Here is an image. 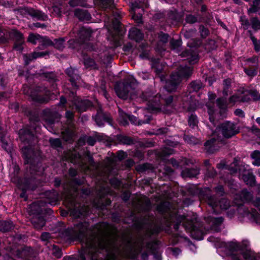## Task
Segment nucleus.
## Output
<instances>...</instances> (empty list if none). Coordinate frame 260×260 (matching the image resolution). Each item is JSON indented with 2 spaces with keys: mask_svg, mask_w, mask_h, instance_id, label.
<instances>
[{
  "mask_svg": "<svg viewBox=\"0 0 260 260\" xmlns=\"http://www.w3.org/2000/svg\"><path fill=\"white\" fill-rule=\"evenodd\" d=\"M217 104L219 108L224 109L226 108L227 104L226 100L223 98H219L217 100Z\"/></svg>",
  "mask_w": 260,
  "mask_h": 260,
  "instance_id": "f704fd0d",
  "label": "nucleus"
},
{
  "mask_svg": "<svg viewBox=\"0 0 260 260\" xmlns=\"http://www.w3.org/2000/svg\"><path fill=\"white\" fill-rule=\"evenodd\" d=\"M207 107H208V112L209 116H210L209 119L210 120V121L211 122L213 123L214 118L213 117V115L214 113V109L213 108L210 107V106L209 105H207Z\"/></svg>",
  "mask_w": 260,
  "mask_h": 260,
  "instance_id": "37998d69",
  "label": "nucleus"
},
{
  "mask_svg": "<svg viewBox=\"0 0 260 260\" xmlns=\"http://www.w3.org/2000/svg\"><path fill=\"white\" fill-rule=\"evenodd\" d=\"M46 54V53L42 52H34L31 54L29 55L28 56L26 55H24L23 57L25 63L26 64H27L29 63V61L31 60L32 59L37 58L39 57L43 56Z\"/></svg>",
  "mask_w": 260,
  "mask_h": 260,
  "instance_id": "412c9836",
  "label": "nucleus"
},
{
  "mask_svg": "<svg viewBox=\"0 0 260 260\" xmlns=\"http://www.w3.org/2000/svg\"><path fill=\"white\" fill-rule=\"evenodd\" d=\"M23 43H21L19 41L18 42H16L15 45V49L18 51H21L23 50L22 44Z\"/></svg>",
  "mask_w": 260,
  "mask_h": 260,
  "instance_id": "603ef678",
  "label": "nucleus"
},
{
  "mask_svg": "<svg viewBox=\"0 0 260 260\" xmlns=\"http://www.w3.org/2000/svg\"><path fill=\"white\" fill-rule=\"evenodd\" d=\"M172 254L175 256H178L181 252L180 250L177 248H174L172 249Z\"/></svg>",
  "mask_w": 260,
  "mask_h": 260,
  "instance_id": "bf43d9fd",
  "label": "nucleus"
},
{
  "mask_svg": "<svg viewBox=\"0 0 260 260\" xmlns=\"http://www.w3.org/2000/svg\"><path fill=\"white\" fill-rule=\"evenodd\" d=\"M186 21L188 23H194L197 21V18L192 15H188L186 18Z\"/></svg>",
  "mask_w": 260,
  "mask_h": 260,
  "instance_id": "8fccbe9b",
  "label": "nucleus"
},
{
  "mask_svg": "<svg viewBox=\"0 0 260 260\" xmlns=\"http://www.w3.org/2000/svg\"><path fill=\"white\" fill-rule=\"evenodd\" d=\"M170 44L173 49H177L181 44V42L179 40H171Z\"/></svg>",
  "mask_w": 260,
  "mask_h": 260,
  "instance_id": "c9c22d12",
  "label": "nucleus"
},
{
  "mask_svg": "<svg viewBox=\"0 0 260 260\" xmlns=\"http://www.w3.org/2000/svg\"><path fill=\"white\" fill-rule=\"evenodd\" d=\"M249 93V100L251 97L254 100H260V94L256 91H253Z\"/></svg>",
  "mask_w": 260,
  "mask_h": 260,
  "instance_id": "c03bdc74",
  "label": "nucleus"
},
{
  "mask_svg": "<svg viewBox=\"0 0 260 260\" xmlns=\"http://www.w3.org/2000/svg\"><path fill=\"white\" fill-rule=\"evenodd\" d=\"M143 7V5L140 2H135L132 3L131 9L133 12L132 17L136 22L138 23L142 22V14L139 13L137 14L136 11L138 9Z\"/></svg>",
  "mask_w": 260,
  "mask_h": 260,
  "instance_id": "f8f14e48",
  "label": "nucleus"
},
{
  "mask_svg": "<svg viewBox=\"0 0 260 260\" xmlns=\"http://www.w3.org/2000/svg\"><path fill=\"white\" fill-rule=\"evenodd\" d=\"M241 198L243 201H248L251 197V194L246 190H243L241 193Z\"/></svg>",
  "mask_w": 260,
  "mask_h": 260,
  "instance_id": "2f4dec72",
  "label": "nucleus"
},
{
  "mask_svg": "<svg viewBox=\"0 0 260 260\" xmlns=\"http://www.w3.org/2000/svg\"><path fill=\"white\" fill-rule=\"evenodd\" d=\"M126 156V153L122 151H119L117 153V157L118 159L121 160L125 158Z\"/></svg>",
  "mask_w": 260,
  "mask_h": 260,
  "instance_id": "6e6d98bb",
  "label": "nucleus"
},
{
  "mask_svg": "<svg viewBox=\"0 0 260 260\" xmlns=\"http://www.w3.org/2000/svg\"><path fill=\"white\" fill-rule=\"evenodd\" d=\"M223 221V218L221 217H212L210 222H211L213 225H219L221 224Z\"/></svg>",
  "mask_w": 260,
  "mask_h": 260,
  "instance_id": "4c0bfd02",
  "label": "nucleus"
},
{
  "mask_svg": "<svg viewBox=\"0 0 260 260\" xmlns=\"http://www.w3.org/2000/svg\"><path fill=\"white\" fill-rule=\"evenodd\" d=\"M22 151L23 153L24 156L25 158H28L29 156H30V153H31V150L27 147H23L22 148Z\"/></svg>",
  "mask_w": 260,
  "mask_h": 260,
  "instance_id": "a19ab883",
  "label": "nucleus"
},
{
  "mask_svg": "<svg viewBox=\"0 0 260 260\" xmlns=\"http://www.w3.org/2000/svg\"><path fill=\"white\" fill-rule=\"evenodd\" d=\"M198 60V56L197 55H192L189 59V62L191 64L196 63Z\"/></svg>",
  "mask_w": 260,
  "mask_h": 260,
  "instance_id": "5fc2aeb1",
  "label": "nucleus"
},
{
  "mask_svg": "<svg viewBox=\"0 0 260 260\" xmlns=\"http://www.w3.org/2000/svg\"><path fill=\"white\" fill-rule=\"evenodd\" d=\"M251 157L253 159L252 164L256 166H260V151L258 150L254 151L251 154ZM258 174L260 176V169L258 170Z\"/></svg>",
  "mask_w": 260,
  "mask_h": 260,
  "instance_id": "a211bd4d",
  "label": "nucleus"
},
{
  "mask_svg": "<svg viewBox=\"0 0 260 260\" xmlns=\"http://www.w3.org/2000/svg\"><path fill=\"white\" fill-rule=\"evenodd\" d=\"M70 5L72 7H76L78 6L83 7L86 6V3L84 0H71L70 2Z\"/></svg>",
  "mask_w": 260,
  "mask_h": 260,
  "instance_id": "7c9ffc66",
  "label": "nucleus"
},
{
  "mask_svg": "<svg viewBox=\"0 0 260 260\" xmlns=\"http://www.w3.org/2000/svg\"><path fill=\"white\" fill-rule=\"evenodd\" d=\"M31 222L35 228L37 229L42 228L45 224V220L42 217H33Z\"/></svg>",
  "mask_w": 260,
  "mask_h": 260,
  "instance_id": "4be33fe9",
  "label": "nucleus"
},
{
  "mask_svg": "<svg viewBox=\"0 0 260 260\" xmlns=\"http://www.w3.org/2000/svg\"><path fill=\"white\" fill-rule=\"evenodd\" d=\"M190 87L193 91H197L202 88V84L200 81H194L190 84Z\"/></svg>",
  "mask_w": 260,
  "mask_h": 260,
  "instance_id": "72a5a7b5",
  "label": "nucleus"
},
{
  "mask_svg": "<svg viewBox=\"0 0 260 260\" xmlns=\"http://www.w3.org/2000/svg\"><path fill=\"white\" fill-rule=\"evenodd\" d=\"M244 71L246 74L249 76H253L255 75L256 73L255 70H249L247 69H245Z\"/></svg>",
  "mask_w": 260,
  "mask_h": 260,
  "instance_id": "4d7b16f0",
  "label": "nucleus"
},
{
  "mask_svg": "<svg viewBox=\"0 0 260 260\" xmlns=\"http://www.w3.org/2000/svg\"><path fill=\"white\" fill-rule=\"evenodd\" d=\"M140 252L139 248L130 244L122 249H117L110 254L107 260H122L123 258H135Z\"/></svg>",
  "mask_w": 260,
  "mask_h": 260,
  "instance_id": "20e7f679",
  "label": "nucleus"
},
{
  "mask_svg": "<svg viewBox=\"0 0 260 260\" xmlns=\"http://www.w3.org/2000/svg\"><path fill=\"white\" fill-rule=\"evenodd\" d=\"M63 198L66 200H69L70 202L72 201L73 200V197L71 194H64Z\"/></svg>",
  "mask_w": 260,
  "mask_h": 260,
  "instance_id": "69168bd1",
  "label": "nucleus"
},
{
  "mask_svg": "<svg viewBox=\"0 0 260 260\" xmlns=\"http://www.w3.org/2000/svg\"><path fill=\"white\" fill-rule=\"evenodd\" d=\"M49 142L51 145L54 147H59L61 145L60 141L59 139H50Z\"/></svg>",
  "mask_w": 260,
  "mask_h": 260,
  "instance_id": "ea45409f",
  "label": "nucleus"
},
{
  "mask_svg": "<svg viewBox=\"0 0 260 260\" xmlns=\"http://www.w3.org/2000/svg\"><path fill=\"white\" fill-rule=\"evenodd\" d=\"M191 73L192 69L190 68L187 67H180L178 71L176 73L173 74L171 76L170 79L167 81L165 86L166 90L168 92L174 91L181 79L183 78L188 77Z\"/></svg>",
  "mask_w": 260,
  "mask_h": 260,
  "instance_id": "39448f33",
  "label": "nucleus"
},
{
  "mask_svg": "<svg viewBox=\"0 0 260 260\" xmlns=\"http://www.w3.org/2000/svg\"><path fill=\"white\" fill-rule=\"evenodd\" d=\"M124 144H129L131 141L126 137H123L120 140Z\"/></svg>",
  "mask_w": 260,
  "mask_h": 260,
  "instance_id": "0e129e2a",
  "label": "nucleus"
},
{
  "mask_svg": "<svg viewBox=\"0 0 260 260\" xmlns=\"http://www.w3.org/2000/svg\"><path fill=\"white\" fill-rule=\"evenodd\" d=\"M109 241L104 237L86 240L85 248L80 252L78 260H95L96 253L100 250H109Z\"/></svg>",
  "mask_w": 260,
  "mask_h": 260,
  "instance_id": "f03ea898",
  "label": "nucleus"
},
{
  "mask_svg": "<svg viewBox=\"0 0 260 260\" xmlns=\"http://www.w3.org/2000/svg\"><path fill=\"white\" fill-rule=\"evenodd\" d=\"M127 119H128L131 122L135 124H141V123L137 121V118L133 116H130V115H126L125 118V117H121L120 120V122L121 124L123 125H126L128 124V121Z\"/></svg>",
  "mask_w": 260,
  "mask_h": 260,
  "instance_id": "f3484780",
  "label": "nucleus"
},
{
  "mask_svg": "<svg viewBox=\"0 0 260 260\" xmlns=\"http://www.w3.org/2000/svg\"><path fill=\"white\" fill-rule=\"evenodd\" d=\"M129 37L131 39L137 42L140 41L143 38V35L141 31L137 28H131L129 31Z\"/></svg>",
  "mask_w": 260,
  "mask_h": 260,
  "instance_id": "ddd939ff",
  "label": "nucleus"
},
{
  "mask_svg": "<svg viewBox=\"0 0 260 260\" xmlns=\"http://www.w3.org/2000/svg\"><path fill=\"white\" fill-rule=\"evenodd\" d=\"M28 41L33 44H36L37 43H41L43 46H46V45L51 44V41L46 37H41L39 35L30 34L28 38Z\"/></svg>",
  "mask_w": 260,
  "mask_h": 260,
  "instance_id": "9d476101",
  "label": "nucleus"
},
{
  "mask_svg": "<svg viewBox=\"0 0 260 260\" xmlns=\"http://www.w3.org/2000/svg\"><path fill=\"white\" fill-rule=\"evenodd\" d=\"M75 71V70L72 68H68L66 70L67 74L72 78L71 80L72 82H73V80H75L76 78H78L76 75H75V76H74Z\"/></svg>",
  "mask_w": 260,
  "mask_h": 260,
  "instance_id": "e433bc0d",
  "label": "nucleus"
},
{
  "mask_svg": "<svg viewBox=\"0 0 260 260\" xmlns=\"http://www.w3.org/2000/svg\"><path fill=\"white\" fill-rule=\"evenodd\" d=\"M196 232L195 231H193L192 232L191 235H192V237L198 240H201L203 239V234L202 233H200L199 236H196L195 235Z\"/></svg>",
  "mask_w": 260,
  "mask_h": 260,
  "instance_id": "3c124183",
  "label": "nucleus"
},
{
  "mask_svg": "<svg viewBox=\"0 0 260 260\" xmlns=\"http://www.w3.org/2000/svg\"><path fill=\"white\" fill-rule=\"evenodd\" d=\"M87 224L86 223H81L77 225L75 227L76 237L78 240L82 241L86 237V233L87 231Z\"/></svg>",
  "mask_w": 260,
  "mask_h": 260,
  "instance_id": "9b49d317",
  "label": "nucleus"
},
{
  "mask_svg": "<svg viewBox=\"0 0 260 260\" xmlns=\"http://www.w3.org/2000/svg\"><path fill=\"white\" fill-rule=\"evenodd\" d=\"M199 174V170L197 169H185L182 172L183 177H194Z\"/></svg>",
  "mask_w": 260,
  "mask_h": 260,
  "instance_id": "6ab92c4d",
  "label": "nucleus"
},
{
  "mask_svg": "<svg viewBox=\"0 0 260 260\" xmlns=\"http://www.w3.org/2000/svg\"><path fill=\"white\" fill-rule=\"evenodd\" d=\"M13 228L12 221H0V231L7 232L11 230Z\"/></svg>",
  "mask_w": 260,
  "mask_h": 260,
  "instance_id": "5701e85b",
  "label": "nucleus"
},
{
  "mask_svg": "<svg viewBox=\"0 0 260 260\" xmlns=\"http://www.w3.org/2000/svg\"><path fill=\"white\" fill-rule=\"evenodd\" d=\"M246 216L252 221L260 224V211L258 213L255 210H252L250 212L246 213Z\"/></svg>",
  "mask_w": 260,
  "mask_h": 260,
  "instance_id": "dca6fc26",
  "label": "nucleus"
},
{
  "mask_svg": "<svg viewBox=\"0 0 260 260\" xmlns=\"http://www.w3.org/2000/svg\"><path fill=\"white\" fill-rule=\"evenodd\" d=\"M252 28L256 30L260 29V21L256 18H252L250 21Z\"/></svg>",
  "mask_w": 260,
  "mask_h": 260,
  "instance_id": "c85d7f7f",
  "label": "nucleus"
},
{
  "mask_svg": "<svg viewBox=\"0 0 260 260\" xmlns=\"http://www.w3.org/2000/svg\"><path fill=\"white\" fill-rule=\"evenodd\" d=\"M260 4V0H253L252 6L248 10V13H255L257 11V6Z\"/></svg>",
  "mask_w": 260,
  "mask_h": 260,
  "instance_id": "473e14b6",
  "label": "nucleus"
},
{
  "mask_svg": "<svg viewBox=\"0 0 260 260\" xmlns=\"http://www.w3.org/2000/svg\"><path fill=\"white\" fill-rule=\"evenodd\" d=\"M226 246L230 248L231 250H237L240 248V245L235 241H231L226 244Z\"/></svg>",
  "mask_w": 260,
  "mask_h": 260,
  "instance_id": "c756f323",
  "label": "nucleus"
},
{
  "mask_svg": "<svg viewBox=\"0 0 260 260\" xmlns=\"http://www.w3.org/2000/svg\"><path fill=\"white\" fill-rule=\"evenodd\" d=\"M230 81L229 80H225L224 81L223 83V95L226 97L229 93L230 92Z\"/></svg>",
  "mask_w": 260,
  "mask_h": 260,
  "instance_id": "bb28decb",
  "label": "nucleus"
},
{
  "mask_svg": "<svg viewBox=\"0 0 260 260\" xmlns=\"http://www.w3.org/2000/svg\"><path fill=\"white\" fill-rule=\"evenodd\" d=\"M248 166L235 159L231 165L230 170L231 173H237L238 171L239 177L241 178L246 184L252 186L255 183V177L251 171L248 169Z\"/></svg>",
  "mask_w": 260,
  "mask_h": 260,
  "instance_id": "7ed1b4c3",
  "label": "nucleus"
},
{
  "mask_svg": "<svg viewBox=\"0 0 260 260\" xmlns=\"http://www.w3.org/2000/svg\"><path fill=\"white\" fill-rule=\"evenodd\" d=\"M64 40L63 39H55L53 41H51V44L46 45V46L53 45L56 49L61 50L64 48Z\"/></svg>",
  "mask_w": 260,
  "mask_h": 260,
  "instance_id": "393cba45",
  "label": "nucleus"
},
{
  "mask_svg": "<svg viewBox=\"0 0 260 260\" xmlns=\"http://www.w3.org/2000/svg\"><path fill=\"white\" fill-rule=\"evenodd\" d=\"M53 12L56 14V15H60L61 11L60 9L57 7V6H53L52 7Z\"/></svg>",
  "mask_w": 260,
  "mask_h": 260,
  "instance_id": "e2e57ef3",
  "label": "nucleus"
},
{
  "mask_svg": "<svg viewBox=\"0 0 260 260\" xmlns=\"http://www.w3.org/2000/svg\"><path fill=\"white\" fill-rule=\"evenodd\" d=\"M168 35L167 34L161 33L159 35V38L160 41L162 42L163 43H166L167 42L168 40Z\"/></svg>",
  "mask_w": 260,
  "mask_h": 260,
  "instance_id": "de8ad7c7",
  "label": "nucleus"
},
{
  "mask_svg": "<svg viewBox=\"0 0 260 260\" xmlns=\"http://www.w3.org/2000/svg\"><path fill=\"white\" fill-rule=\"evenodd\" d=\"M208 203L212 207L213 212L215 213L216 212V208L218 206V204L219 208L222 210L226 209L230 206L229 202L226 199H222L219 203H217L213 197H208Z\"/></svg>",
  "mask_w": 260,
  "mask_h": 260,
  "instance_id": "1a4fd4ad",
  "label": "nucleus"
},
{
  "mask_svg": "<svg viewBox=\"0 0 260 260\" xmlns=\"http://www.w3.org/2000/svg\"><path fill=\"white\" fill-rule=\"evenodd\" d=\"M62 137L66 141H69L72 139V135L70 134H63Z\"/></svg>",
  "mask_w": 260,
  "mask_h": 260,
  "instance_id": "13d9d810",
  "label": "nucleus"
},
{
  "mask_svg": "<svg viewBox=\"0 0 260 260\" xmlns=\"http://www.w3.org/2000/svg\"><path fill=\"white\" fill-rule=\"evenodd\" d=\"M75 15L82 21H89L91 18L90 15L86 11L83 10H76Z\"/></svg>",
  "mask_w": 260,
  "mask_h": 260,
  "instance_id": "2eb2a0df",
  "label": "nucleus"
},
{
  "mask_svg": "<svg viewBox=\"0 0 260 260\" xmlns=\"http://www.w3.org/2000/svg\"><path fill=\"white\" fill-rule=\"evenodd\" d=\"M243 257L246 260H257L254 252L250 250L247 249L243 253Z\"/></svg>",
  "mask_w": 260,
  "mask_h": 260,
  "instance_id": "a878e982",
  "label": "nucleus"
},
{
  "mask_svg": "<svg viewBox=\"0 0 260 260\" xmlns=\"http://www.w3.org/2000/svg\"><path fill=\"white\" fill-rule=\"evenodd\" d=\"M50 238V234L48 233H44L41 235L42 241H46Z\"/></svg>",
  "mask_w": 260,
  "mask_h": 260,
  "instance_id": "052dcab7",
  "label": "nucleus"
},
{
  "mask_svg": "<svg viewBox=\"0 0 260 260\" xmlns=\"http://www.w3.org/2000/svg\"><path fill=\"white\" fill-rule=\"evenodd\" d=\"M95 142V141L94 139H93L91 137L88 138V139L87 140V143L89 145H90L91 146H93L94 145Z\"/></svg>",
  "mask_w": 260,
  "mask_h": 260,
  "instance_id": "774afa93",
  "label": "nucleus"
},
{
  "mask_svg": "<svg viewBox=\"0 0 260 260\" xmlns=\"http://www.w3.org/2000/svg\"><path fill=\"white\" fill-rule=\"evenodd\" d=\"M101 3L103 6L106 8L111 6L113 0H101Z\"/></svg>",
  "mask_w": 260,
  "mask_h": 260,
  "instance_id": "49530a36",
  "label": "nucleus"
},
{
  "mask_svg": "<svg viewBox=\"0 0 260 260\" xmlns=\"http://www.w3.org/2000/svg\"><path fill=\"white\" fill-rule=\"evenodd\" d=\"M14 36L17 40V42L19 41L21 43H24L23 37V35L19 31H14Z\"/></svg>",
  "mask_w": 260,
  "mask_h": 260,
  "instance_id": "79ce46f5",
  "label": "nucleus"
},
{
  "mask_svg": "<svg viewBox=\"0 0 260 260\" xmlns=\"http://www.w3.org/2000/svg\"><path fill=\"white\" fill-rule=\"evenodd\" d=\"M19 135L20 139L24 142L34 137L33 135L29 131L24 129H21L19 131Z\"/></svg>",
  "mask_w": 260,
  "mask_h": 260,
  "instance_id": "aec40b11",
  "label": "nucleus"
},
{
  "mask_svg": "<svg viewBox=\"0 0 260 260\" xmlns=\"http://www.w3.org/2000/svg\"><path fill=\"white\" fill-rule=\"evenodd\" d=\"M91 106V103L89 100L82 101L76 105V108L80 111H85L88 107Z\"/></svg>",
  "mask_w": 260,
  "mask_h": 260,
  "instance_id": "b1692460",
  "label": "nucleus"
},
{
  "mask_svg": "<svg viewBox=\"0 0 260 260\" xmlns=\"http://www.w3.org/2000/svg\"><path fill=\"white\" fill-rule=\"evenodd\" d=\"M242 25L245 29H247L250 24L247 20H242Z\"/></svg>",
  "mask_w": 260,
  "mask_h": 260,
  "instance_id": "680f3d73",
  "label": "nucleus"
},
{
  "mask_svg": "<svg viewBox=\"0 0 260 260\" xmlns=\"http://www.w3.org/2000/svg\"><path fill=\"white\" fill-rule=\"evenodd\" d=\"M26 11L29 15L38 19L44 20L47 18V16L44 13L39 10H35L33 9H27Z\"/></svg>",
  "mask_w": 260,
  "mask_h": 260,
  "instance_id": "4468645a",
  "label": "nucleus"
},
{
  "mask_svg": "<svg viewBox=\"0 0 260 260\" xmlns=\"http://www.w3.org/2000/svg\"><path fill=\"white\" fill-rule=\"evenodd\" d=\"M251 39L254 45L255 50L256 51H259L260 50V43L257 42L256 39L254 37L251 36Z\"/></svg>",
  "mask_w": 260,
  "mask_h": 260,
  "instance_id": "a18cd8bd",
  "label": "nucleus"
},
{
  "mask_svg": "<svg viewBox=\"0 0 260 260\" xmlns=\"http://www.w3.org/2000/svg\"><path fill=\"white\" fill-rule=\"evenodd\" d=\"M208 96H209V100L212 101V100H214L216 98V95L215 94L213 93V92H209L208 93Z\"/></svg>",
  "mask_w": 260,
  "mask_h": 260,
  "instance_id": "338daca9",
  "label": "nucleus"
},
{
  "mask_svg": "<svg viewBox=\"0 0 260 260\" xmlns=\"http://www.w3.org/2000/svg\"><path fill=\"white\" fill-rule=\"evenodd\" d=\"M235 114L236 115L238 116L241 117H244V112L240 109H237L235 111Z\"/></svg>",
  "mask_w": 260,
  "mask_h": 260,
  "instance_id": "864d4df0",
  "label": "nucleus"
},
{
  "mask_svg": "<svg viewBox=\"0 0 260 260\" xmlns=\"http://www.w3.org/2000/svg\"><path fill=\"white\" fill-rule=\"evenodd\" d=\"M142 99L148 101V110L152 112H157L161 110L160 106V97L157 96H150L147 98L144 94L142 95Z\"/></svg>",
  "mask_w": 260,
  "mask_h": 260,
  "instance_id": "6e6552de",
  "label": "nucleus"
},
{
  "mask_svg": "<svg viewBox=\"0 0 260 260\" xmlns=\"http://www.w3.org/2000/svg\"><path fill=\"white\" fill-rule=\"evenodd\" d=\"M249 101V91L244 90L243 88L239 89L236 93H235L229 98V102L231 103H235L237 102H245Z\"/></svg>",
  "mask_w": 260,
  "mask_h": 260,
  "instance_id": "0eeeda50",
  "label": "nucleus"
},
{
  "mask_svg": "<svg viewBox=\"0 0 260 260\" xmlns=\"http://www.w3.org/2000/svg\"><path fill=\"white\" fill-rule=\"evenodd\" d=\"M239 132V127L232 122L228 121L221 124L216 128L215 131L213 132L212 135L214 138L205 143L206 149L209 153H214L218 150L219 147V146L217 147L216 145H218L220 141V134H221L223 137L229 138Z\"/></svg>",
  "mask_w": 260,
  "mask_h": 260,
  "instance_id": "f257e3e1",
  "label": "nucleus"
},
{
  "mask_svg": "<svg viewBox=\"0 0 260 260\" xmlns=\"http://www.w3.org/2000/svg\"><path fill=\"white\" fill-rule=\"evenodd\" d=\"M2 146L7 152H10L11 149V145L9 144L4 139H2Z\"/></svg>",
  "mask_w": 260,
  "mask_h": 260,
  "instance_id": "58836bf2",
  "label": "nucleus"
},
{
  "mask_svg": "<svg viewBox=\"0 0 260 260\" xmlns=\"http://www.w3.org/2000/svg\"><path fill=\"white\" fill-rule=\"evenodd\" d=\"M136 82L133 76H130L125 79V82L120 84L115 88L117 95L121 99H133L135 92L134 88L132 87Z\"/></svg>",
  "mask_w": 260,
  "mask_h": 260,
  "instance_id": "423d86ee",
  "label": "nucleus"
},
{
  "mask_svg": "<svg viewBox=\"0 0 260 260\" xmlns=\"http://www.w3.org/2000/svg\"><path fill=\"white\" fill-rule=\"evenodd\" d=\"M200 31L201 36L204 38H205L209 34L208 30L207 28H206L205 27H204V26H201L200 27Z\"/></svg>",
  "mask_w": 260,
  "mask_h": 260,
  "instance_id": "09e8293b",
  "label": "nucleus"
},
{
  "mask_svg": "<svg viewBox=\"0 0 260 260\" xmlns=\"http://www.w3.org/2000/svg\"><path fill=\"white\" fill-rule=\"evenodd\" d=\"M198 120L197 117L194 115H191L188 118V124L191 127H194L197 125Z\"/></svg>",
  "mask_w": 260,
  "mask_h": 260,
  "instance_id": "cd10ccee",
  "label": "nucleus"
}]
</instances>
